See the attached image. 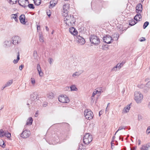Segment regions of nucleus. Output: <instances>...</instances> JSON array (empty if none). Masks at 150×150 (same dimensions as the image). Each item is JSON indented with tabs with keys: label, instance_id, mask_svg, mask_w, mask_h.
Here are the masks:
<instances>
[{
	"label": "nucleus",
	"instance_id": "f257e3e1",
	"mask_svg": "<svg viewBox=\"0 0 150 150\" xmlns=\"http://www.w3.org/2000/svg\"><path fill=\"white\" fill-rule=\"evenodd\" d=\"M64 21L67 27L72 26L76 22L75 18L74 16L71 15L67 14L66 15H63Z\"/></svg>",
	"mask_w": 150,
	"mask_h": 150
},
{
	"label": "nucleus",
	"instance_id": "f03ea898",
	"mask_svg": "<svg viewBox=\"0 0 150 150\" xmlns=\"http://www.w3.org/2000/svg\"><path fill=\"white\" fill-rule=\"evenodd\" d=\"M143 98L142 94L140 92L136 91L134 94V99L138 103H140Z\"/></svg>",
	"mask_w": 150,
	"mask_h": 150
},
{
	"label": "nucleus",
	"instance_id": "7ed1b4c3",
	"mask_svg": "<svg viewBox=\"0 0 150 150\" xmlns=\"http://www.w3.org/2000/svg\"><path fill=\"white\" fill-rule=\"evenodd\" d=\"M90 40L91 43L97 45L100 43V40L99 38L95 35H91L90 37Z\"/></svg>",
	"mask_w": 150,
	"mask_h": 150
},
{
	"label": "nucleus",
	"instance_id": "20e7f679",
	"mask_svg": "<svg viewBox=\"0 0 150 150\" xmlns=\"http://www.w3.org/2000/svg\"><path fill=\"white\" fill-rule=\"evenodd\" d=\"M92 136L89 133L85 134L84 136L83 139V142L86 145H88L92 140Z\"/></svg>",
	"mask_w": 150,
	"mask_h": 150
},
{
	"label": "nucleus",
	"instance_id": "39448f33",
	"mask_svg": "<svg viewBox=\"0 0 150 150\" xmlns=\"http://www.w3.org/2000/svg\"><path fill=\"white\" fill-rule=\"evenodd\" d=\"M84 115L86 118L88 120L92 119L93 115L91 110L89 109H86L84 111Z\"/></svg>",
	"mask_w": 150,
	"mask_h": 150
},
{
	"label": "nucleus",
	"instance_id": "423d86ee",
	"mask_svg": "<svg viewBox=\"0 0 150 150\" xmlns=\"http://www.w3.org/2000/svg\"><path fill=\"white\" fill-rule=\"evenodd\" d=\"M59 101L62 103H68L69 102V98L65 95L60 96L58 97Z\"/></svg>",
	"mask_w": 150,
	"mask_h": 150
},
{
	"label": "nucleus",
	"instance_id": "0eeeda50",
	"mask_svg": "<svg viewBox=\"0 0 150 150\" xmlns=\"http://www.w3.org/2000/svg\"><path fill=\"white\" fill-rule=\"evenodd\" d=\"M104 41L107 44L111 43L113 41L112 38L109 35H105L103 38Z\"/></svg>",
	"mask_w": 150,
	"mask_h": 150
},
{
	"label": "nucleus",
	"instance_id": "6e6552de",
	"mask_svg": "<svg viewBox=\"0 0 150 150\" xmlns=\"http://www.w3.org/2000/svg\"><path fill=\"white\" fill-rule=\"evenodd\" d=\"M69 4H67L64 5L63 6V11H62V16L66 15L67 14H68L69 9Z\"/></svg>",
	"mask_w": 150,
	"mask_h": 150
},
{
	"label": "nucleus",
	"instance_id": "1a4fd4ad",
	"mask_svg": "<svg viewBox=\"0 0 150 150\" xmlns=\"http://www.w3.org/2000/svg\"><path fill=\"white\" fill-rule=\"evenodd\" d=\"M30 134L29 131L25 130L21 134V137L23 138H26L28 137Z\"/></svg>",
	"mask_w": 150,
	"mask_h": 150
},
{
	"label": "nucleus",
	"instance_id": "9d476101",
	"mask_svg": "<svg viewBox=\"0 0 150 150\" xmlns=\"http://www.w3.org/2000/svg\"><path fill=\"white\" fill-rule=\"evenodd\" d=\"M76 40L77 43L80 45H83L85 43L84 39L79 35L77 36Z\"/></svg>",
	"mask_w": 150,
	"mask_h": 150
},
{
	"label": "nucleus",
	"instance_id": "9b49d317",
	"mask_svg": "<svg viewBox=\"0 0 150 150\" xmlns=\"http://www.w3.org/2000/svg\"><path fill=\"white\" fill-rule=\"evenodd\" d=\"M12 39V40L13 41L12 43L13 45L18 44L21 42V38L18 36H16L13 37Z\"/></svg>",
	"mask_w": 150,
	"mask_h": 150
},
{
	"label": "nucleus",
	"instance_id": "f8f14e48",
	"mask_svg": "<svg viewBox=\"0 0 150 150\" xmlns=\"http://www.w3.org/2000/svg\"><path fill=\"white\" fill-rule=\"evenodd\" d=\"M18 3L21 6L25 7L28 4V0H19Z\"/></svg>",
	"mask_w": 150,
	"mask_h": 150
},
{
	"label": "nucleus",
	"instance_id": "ddd939ff",
	"mask_svg": "<svg viewBox=\"0 0 150 150\" xmlns=\"http://www.w3.org/2000/svg\"><path fill=\"white\" fill-rule=\"evenodd\" d=\"M142 10V5L140 4H138L136 7V12L137 13H141Z\"/></svg>",
	"mask_w": 150,
	"mask_h": 150
},
{
	"label": "nucleus",
	"instance_id": "4468645a",
	"mask_svg": "<svg viewBox=\"0 0 150 150\" xmlns=\"http://www.w3.org/2000/svg\"><path fill=\"white\" fill-rule=\"evenodd\" d=\"M19 20L20 22L23 24H25L26 22L27 21L25 18V17L24 15H21L20 16Z\"/></svg>",
	"mask_w": 150,
	"mask_h": 150
},
{
	"label": "nucleus",
	"instance_id": "2eb2a0df",
	"mask_svg": "<svg viewBox=\"0 0 150 150\" xmlns=\"http://www.w3.org/2000/svg\"><path fill=\"white\" fill-rule=\"evenodd\" d=\"M130 108V105L129 104L127 105L123 108L122 111V113L125 114L128 112Z\"/></svg>",
	"mask_w": 150,
	"mask_h": 150
},
{
	"label": "nucleus",
	"instance_id": "dca6fc26",
	"mask_svg": "<svg viewBox=\"0 0 150 150\" xmlns=\"http://www.w3.org/2000/svg\"><path fill=\"white\" fill-rule=\"evenodd\" d=\"M150 147V143H148L142 145V147L140 148V150H148V149Z\"/></svg>",
	"mask_w": 150,
	"mask_h": 150
},
{
	"label": "nucleus",
	"instance_id": "f3484780",
	"mask_svg": "<svg viewBox=\"0 0 150 150\" xmlns=\"http://www.w3.org/2000/svg\"><path fill=\"white\" fill-rule=\"evenodd\" d=\"M30 98L33 100H35L38 99V95L36 92H34L33 94L30 95Z\"/></svg>",
	"mask_w": 150,
	"mask_h": 150
},
{
	"label": "nucleus",
	"instance_id": "a211bd4d",
	"mask_svg": "<svg viewBox=\"0 0 150 150\" xmlns=\"http://www.w3.org/2000/svg\"><path fill=\"white\" fill-rule=\"evenodd\" d=\"M12 42L11 40H7L4 42V46L5 47H8L12 46Z\"/></svg>",
	"mask_w": 150,
	"mask_h": 150
},
{
	"label": "nucleus",
	"instance_id": "6ab92c4d",
	"mask_svg": "<svg viewBox=\"0 0 150 150\" xmlns=\"http://www.w3.org/2000/svg\"><path fill=\"white\" fill-rule=\"evenodd\" d=\"M57 0H51L50 1V5L49 6V7L51 8L54 7L57 3Z\"/></svg>",
	"mask_w": 150,
	"mask_h": 150
},
{
	"label": "nucleus",
	"instance_id": "aec40b11",
	"mask_svg": "<svg viewBox=\"0 0 150 150\" xmlns=\"http://www.w3.org/2000/svg\"><path fill=\"white\" fill-rule=\"evenodd\" d=\"M141 13H137L134 17V19L137 22L140 21V19L142 18V16Z\"/></svg>",
	"mask_w": 150,
	"mask_h": 150
},
{
	"label": "nucleus",
	"instance_id": "412c9836",
	"mask_svg": "<svg viewBox=\"0 0 150 150\" xmlns=\"http://www.w3.org/2000/svg\"><path fill=\"white\" fill-rule=\"evenodd\" d=\"M37 69L39 75L40 76H41L43 75V73L41 69L39 64L37 65Z\"/></svg>",
	"mask_w": 150,
	"mask_h": 150
},
{
	"label": "nucleus",
	"instance_id": "4be33fe9",
	"mask_svg": "<svg viewBox=\"0 0 150 150\" xmlns=\"http://www.w3.org/2000/svg\"><path fill=\"white\" fill-rule=\"evenodd\" d=\"M33 120L31 117L28 118L26 124L25 125H30L32 124Z\"/></svg>",
	"mask_w": 150,
	"mask_h": 150
},
{
	"label": "nucleus",
	"instance_id": "5701e85b",
	"mask_svg": "<svg viewBox=\"0 0 150 150\" xmlns=\"http://www.w3.org/2000/svg\"><path fill=\"white\" fill-rule=\"evenodd\" d=\"M101 93V92L100 91H98V90H95V91L93 92L92 96L91 97V100H94V96L97 93H100V94Z\"/></svg>",
	"mask_w": 150,
	"mask_h": 150
},
{
	"label": "nucleus",
	"instance_id": "b1692460",
	"mask_svg": "<svg viewBox=\"0 0 150 150\" xmlns=\"http://www.w3.org/2000/svg\"><path fill=\"white\" fill-rule=\"evenodd\" d=\"M13 80H11L8 81L5 84L4 86L2 87V90H3L5 88L11 85L13 83Z\"/></svg>",
	"mask_w": 150,
	"mask_h": 150
},
{
	"label": "nucleus",
	"instance_id": "393cba45",
	"mask_svg": "<svg viewBox=\"0 0 150 150\" xmlns=\"http://www.w3.org/2000/svg\"><path fill=\"white\" fill-rule=\"evenodd\" d=\"M80 74L79 71H76L72 74V76L73 78H75L78 77Z\"/></svg>",
	"mask_w": 150,
	"mask_h": 150
},
{
	"label": "nucleus",
	"instance_id": "a878e982",
	"mask_svg": "<svg viewBox=\"0 0 150 150\" xmlns=\"http://www.w3.org/2000/svg\"><path fill=\"white\" fill-rule=\"evenodd\" d=\"M4 136L9 139H10L11 136V133L8 132V131H5Z\"/></svg>",
	"mask_w": 150,
	"mask_h": 150
},
{
	"label": "nucleus",
	"instance_id": "bb28decb",
	"mask_svg": "<svg viewBox=\"0 0 150 150\" xmlns=\"http://www.w3.org/2000/svg\"><path fill=\"white\" fill-rule=\"evenodd\" d=\"M137 22L134 19H132L131 21H130L129 25L131 26H133L136 24Z\"/></svg>",
	"mask_w": 150,
	"mask_h": 150
},
{
	"label": "nucleus",
	"instance_id": "cd10ccee",
	"mask_svg": "<svg viewBox=\"0 0 150 150\" xmlns=\"http://www.w3.org/2000/svg\"><path fill=\"white\" fill-rule=\"evenodd\" d=\"M11 18L12 19L13 18L14 19L15 21L16 22L18 21V16L16 14H12L11 16Z\"/></svg>",
	"mask_w": 150,
	"mask_h": 150
},
{
	"label": "nucleus",
	"instance_id": "c85d7f7f",
	"mask_svg": "<svg viewBox=\"0 0 150 150\" xmlns=\"http://www.w3.org/2000/svg\"><path fill=\"white\" fill-rule=\"evenodd\" d=\"M20 54H19V52H18V55L17 56V58L16 59H14L13 60V62L14 64H16L18 63V61L20 59Z\"/></svg>",
	"mask_w": 150,
	"mask_h": 150
},
{
	"label": "nucleus",
	"instance_id": "c756f323",
	"mask_svg": "<svg viewBox=\"0 0 150 150\" xmlns=\"http://www.w3.org/2000/svg\"><path fill=\"white\" fill-rule=\"evenodd\" d=\"M78 150H86V148L83 144H80L79 145Z\"/></svg>",
	"mask_w": 150,
	"mask_h": 150
},
{
	"label": "nucleus",
	"instance_id": "7c9ffc66",
	"mask_svg": "<svg viewBox=\"0 0 150 150\" xmlns=\"http://www.w3.org/2000/svg\"><path fill=\"white\" fill-rule=\"evenodd\" d=\"M0 146L3 148H5L6 146L4 140L2 139L0 140Z\"/></svg>",
	"mask_w": 150,
	"mask_h": 150
},
{
	"label": "nucleus",
	"instance_id": "2f4dec72",
	"mask_svg": "<svg viewBox=\"0 0 150 150\" xmlns=\"http://www.w3.org/2000/svg\"><path fill=\"white\" fill-rule=\"evenodd\" d=\"M5 131H4L2 129L0 130V137H3L5 135Z\"/></svg>",
	"mask_w": 150,
	"mask_h": 150
},
{
	"label": "nucleus",
	"instance_id": "473e14b6",
	"mask_svg": "<svg viewBox=\"0 0 150 150\" xmlns=\"http://www.w3.org/2000/svg\"><path fill=\"white\" fill-rule=\"evenodd\" d=\"M70 88L71 91H77L78 90L76 86L75 85H72L70 86Z\"/></svg>",
	"mask_w": 150,
	"mask_h": 150
},
{
	"label": "nucleus",
	"instance_id": "72a5a7b5",
	"mask_svg": "<svg viewBox=\"0 0 150 150\" xmlns=\"http://www.w3.org/2000/svg\"><path fill=\"white\" fill-rule=\"evenodd\" d=\"M34 1L36 5H39L41 4V0H34Z\"/></svg>",
	"mask_w": 150,
	"mask_h": 150
},
{
	"label": "nucleus",
	"instance_id": "f704fd0d",
	"mask_svg": "<svg viewBox=\"0 0 150 150\" xmlns=\"http://www.w3.org/2000/svg\"><path fill=\"white\" fill-rule=\"evenodd\" d=\"M9 3L11 4H13L16 3L18 0H8Z\"/></svg>",
	"mask_w": 150,
	"mask_h": 150
},
{
	"label": "nucleus",
	"instance_id": "c9c22d12",
	"mask_svg": "<svg viewBox=\"0 0 150 150\" xmlns=\"http://www.w3.org/2000/svg\"><path fill=\"white\" fill-rule=\"evenodd\" d=\"M30 81L33 86L35 85V80L34 78H31Z\"/></svg>",
	"mask_w": 150,
	"mask_h": 150
},
{
	"label": "nucleus",
	"instance_id": "e433bc0d",
	"mask_svg": "<svg viewBox=\"0 0 150 150\" xmlns=\"http://www.w3.org/2000/svg\"><path fill=\"white\" fill-rule=\"evenodd\" d=\"M54 94L52 93H50L47 94V97L50 98H52L54 97Z\"/></svg>",
	"mask_w": 150,
	"mask_h": 150
},
{
	"label": "nucleus",
	"instance_id": "4c0bfd02",
	"mask_svg": "<svg viewBox=\"0 0 150 150\" xmlns=\"http://www.w3.org/2000/svg\"><path fill=\"white\" fill-rule=\"evenodd\" d=\"M149 22L146 21L145 22L143 25V28L144 29H145L147 26L149 25Z\"/></svg>",
	"mask_w": 150,
	"mask_h": 150
},
{
	"label": "nucleus",
	"instance_id": "58836bf2",
	"mask_svg": "<svg viewBox=\"0 0 150 150\" xmlns=\"http://www.w3.org/2000/svg\"><path fill=\"white\" fill-rule=\"evenodd\" d=\"M145 87H146L148 88H150V81L147 82L146 84Z\"/></svg>",
	"mask_w": 150,
	"mask_h": 150
},
{
	"label": "nucleus",
	"instance_id": "ea45409f",
	"mask_svg": "<svg viewBox=\"0 0 150 150\" xmlns=\"http://www.w3.org/2000/svg\"><path fill=\"white\" fill-rule=\"evenodd\" d=\"M46 12L47 15L50 17L51 16V14L50 11V10H47Z\"/></svg>",
	"mask_w": 150,
	"mask_h": 150
},
{
	"label": "nucleus",
	"instance_id": "a19ab883",
	"mask_svg": "<svg viewBox=\"0 0 150 150\" xmlns=\"http://www.w3.org/2000/svg\"><path fill=\"white\" fill-rule=\"evenodd\" d=\"M117 65L118 67V69H120L122 66L123 64H122V63H121L120 64L118 63L117 64Z\"/></svg>",
	"mask_w": 150,
	"mask_h": 150
},
{
	"label": "nucleus",
	"instance_id": "79ce46f5",
	"mask_svg": "<svg viewBox=\"0 0 150 150\" xmlns=\"http://www.w3.org/2000/svg\"><path fill=\"white\" fill-rule=\"evenodd\" d=\"M117 70V69L115 66L111 69V72H114V71H116Z\"/></svg>",
	"mask_w": 150,
	"mask_h": 150
},
{
	"label": "nucleus",
	"instance_id": "37998d69",
	"mask_svg": "<svg viewBox=\"0 0 150 150\" xmlns=\"http://www.w3.org/2000/svg\"><path fill=\"white\" fill-rule=\"evenodd\" d=\"M28 6L29 8H30L33 9L34 8V5L32 4H29L28 5Z\"/></svg>",
	"mask_w": 150,
	"mask_h": 150
},
{
	"label": "nucleus",
	"instance_id": "c03bdc74",
	"mask_svg": "<svg viewBox=\"0 0 150 150\" xmlns=\"http://www.w3.org/2000/svg\"><path fill=\"white\" fill-rule=\"evenodd\" d=\"M138 86L140 88H143L145 87L144 85L143 84H139Z\"/></svg>",
	"mask_w": 150,
	"mask_h": 150
},
{
	"label": "nucleus",
	"instance_id": "a18cd8bd",
	"mask_svg": "<svg viewBox=\"0 0 150 150\" xmlns=\"http://www.w3.org/2000/svg\"><path fill=\"white\" fill-rule=\"evenodd\" d=\"M39 40L41 42H43L44 41L43 38L42 36H40L39 37Z\"/></svg>",
	"mask_w": 150,
	"mask_h": 150
},
{
	"label": "nucleus",
	"instance_id": "49530a36",
	"mask_svg": "<svg viewBox=\"0 0 150 150\" xmlns=\"http://www.w3.org/2000/svg\"><path fill=\"white\" fill-rule=\"evenodd\" d=\"M73 32V33H71V34L74 35H75L77 34V32L76 31V30H75V29H74V30Z\"/></svg>",
	"mask_w": 150,
	"mask_h": 150
},
{
	"label": "nucleus",
	"instance_id": "de8ad7c7",
	"mask_svg": "<svg viewBox=\"0 0 150 150\" xmlns=\"http://www.w3.org/2000/svg\"><path fill=\"white\" fill-rule=\"evenodd\" d=\"M125 129V128H124L123 127H120L119 128H118V130H117L116 132V133H115V134H116V133H117V132L119 131V130H122V129Z\"/></svg>",
	"mask_w": 150,
	"mask_h": 150
},
{
	"label": "nucleus",
	"instance_id": "09e8293b",
	"mask_svg": "<svg viewBox=\"0 0 150 150\" xmlns=\"http://www.w3.org/2000/svg\"><path fill=\"white\" fill-rule=\"evenodd\" d=\"M147 134H149L150 133V126L148 127L146 131Z\"/></svg>",
	"mask_w": 150,
	"mask_h": 150
},
{
	"label": "nucleus",
	"instance_id": "8fccbe9b",
	"mask_svg": "<svg viewBox=\"0 0 150 150\" xmlns=\"http://www.w3.org/2000/svg\"><path fill=\"white\" fill-rule=\"evenodd\" d=\"M146 40V39L144 38V37H142L140 38L139 39V41L140 42H142L144 41H145Z\"/></svg>",
	"mask_w": 150,
	"mask_h": 150
},
{
	"label": "nucleus",
	"instance_id": "3c124183",
	"mask_svg": "<svg viewBox=\"0 0 150 150\" xmlns=\"http://www.w3.org/2000/svg\"><path fill=\"white\" fill-rule=\"evenodd\" d=\"M64 133L63 132H62L60 133L59 134H58L59 136V137H61L64 135Z\"/></svg>",
	"mask_w": 150,
	"mask_h": 150
},
{
	"label": "nucleus",
	"instance_id": "603ef678",
	"mask_svg": "<svg viewBox=\"0 0 150 150\" xmlns=\"http://www.w3.org/2000/svg\"><path fill=\"white\" fill-rule=\"evenodd\" d=\"M74 30V28L73 27H72L71 28H70L69 29V31L71 33H73V31Z\"/></svg>",
	"mask_w": 150,
	"mask_h": 150
},
{
	"label": "nucleus",
	"instance_id": "864d4df0",
	"mask_svg": "<svg viewBox=\"0 0 150 150\" xmlns=\"http://www.w3.org/2000/svg\"><path fill=\"white\" fill-rule=\"evenodd\" d=\"M53 60L51 58H49L48 59V62L51 64H52Z\"/></svg>",
	"mask_w": 150,
	"mask_h": 150
},
{
	"label": "nucleus",
	"instance_id": "5fc2aeb1",
	"mask_svg": "<svg viewBox=\"0 0 150 150\" xmlns=\"http://www.w3.org/2000/svg\"><path fill=\"white\" fill-rule=\"evenodd\" d=\"M23 67H24L23 65H21L19 67V69L20 70H21L23 68Z\"/></svg>",
	"mask_w": 150,
	"mask_h": 150
},
{
	"label": "nucleus",
	"instance_id": "6e6d98bb",
	"mask_svg": "<svg viewBox=\"0 0 150 150\" xmlns=\"http://www.w3.org/2000/svg\"><path fill=\"white\" fill-rule=\"evenodd\" d=\"M37 30L38 31L40 30V25H37Z\"/></svg>",
	"mask_w": 150,
	"mask_h": 150
},
{
	"label": "nucleus",
	"instance_id": "4d7b16f0",
	"mask_svg": "<svg viewBox=\"0 0 150 150\" xmlns=\"http://www.w3.org/2000/svg\"><path fill=\"white\" fill-rule=\"evenodd\" d=\"M103 111L102 110H101L99 112V116H100L102 114H103Z\"/></svg>",
	"mask_w": 150,
	"mask_h": 150
},
{
	"label": "nucleus",
	"instance_id": "13d9d810",
	"mask_svg": "<svg viewBox=\"0 0 150 150\" xmlns=\"http://www.w3.org/2000/svg\"><path fill=\"white\" fill-rule=\"evenodd\" d=\"M148 107L150 109V102L148 104Z\"/></svg>",
	"mask_w": 150,
	"mask_h": 150
},
{
	"label": "nucleus",
	"instance_id": "bf43d9fd",
	"mask_svg": "<svg viewBox=\"0 0 150 150\" xmlns=\"http://www.w3.org/2000/svg\"><path fill=\"white\" fill-rule=\"evenodd\" d=\"M45 28H46V30L47 31H48L49 29V28H48V27H47V26H46L45 27Z\"/></svg>",
	"mask_w": 150,
	"mask_h": 150
},
{
	"label": "nucleus",
	"instance_id": "052dcab7",
	"mask_svg": "<svg viewBox=\"0 0 150 150\" xmlns=\"http://www.w3.org/2000/svg\"><path fill=\"white\" fill-rule=\"evenodd\" d=\"M34 54L35 55H37V53L36 51H35L34 52Z\"/></svg>",
	"mask_w": 150,
	"mask_h": 150
},
{
	"label": "nucleus",
	"instance_id": "680f3d73",
	"mask_svg": "<svg viewBox=\"0 0 150 150\" xmlns=\"http://www.w3.org/2000/svg\"><path fill=\"white\" fill-rule=\"evenodd\" d=\"M115 67L116 68V69H117H117H118V66L117 65L116 66H115Z\"/></svg>",
	"mask_w": 150,
	"mask_h": 150
},
{
	"label": "nucleus",
	"instance_id": "e2e57ef3",
	"mask_svg": "<svg viewBox=\"0 0 150 150\" xmlns=\"http://www.w3.org/2000/svg\"><path fill=\"white\" fill-rule=\"evenodd\" d=\"M108 110H109V109L107 107V108L106 109L105 111L106 112L107 111H108Z\"/></svg>",
	"mask_w": 150,
	"mask_h": 150
},
{
	"label": "nucleus",
	"instance_id": "0e129e2a",
	"mask_svg": "<svg viewBox=\"0 0 150 150\" xmlns=\"http://www.w3.org/2000/svg\"><path fill=\"white\" fill-rule=\"evenodd\" d=\"M110 105V103H108V104L107 106V107L108 108V107Z\"/></svg>",
	"mask_w": 150,
	"mask_h": 150
},
{
	"label": "nucleus",
	"instance_id": "69168bd1",
	"mask_svg": "<svg viewBox=\"0 0 150 150\" xmlns=\"http://www.w3.org/2000/svg\"><path fill=\"white\" fill-rule=\"evenodd\" d=\"M140 144V142H139V143H138V145H139Z\"/></svg>",
	"mask_w": 150,
	"mask_h": 150
},
{
	"label": "nucleus",
	"instance_id": "338daca9",
	"mask_svg": "<svg viewBox=\"0 0 150 150\" xmlns=\"http://www.w3.org/2000/svg\"><path fill=\"white\" fill-rule=\"evenodd\" d=\"M130 150H134L133 149H131Z\"/></svg>",
	"mask_w": 150,
	"mask_h": 150
},
{
	"label": "nucleus",
	"instance_id": "774afa93",
	"mask_svg": "<svg viewBox=\"0 0 150 150\" xmlns=\"http://www.w3.org/2000/svg\"><path fill=\"white\" fill-rule=\"evenodd\" d=\"M5 150H9V149H5Z\"/></svg>",
	"mask_w": 150,
	"mask_h": 150
}]
</instances>
